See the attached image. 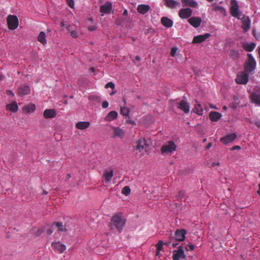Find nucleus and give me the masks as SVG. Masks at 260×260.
Wrapping results in <instances>:
<instances>
[{"instance_id": "nucleus-9", "label": "nucleus", "mask_w": 260, "mask_h": 260, "mask_svg": "<svg viewBox=\"0 0 260 260\" xmlns=\"http://www.w3.org/2000/svg\"><path fill=\"white\" fill-rule=\"evenodd\" d=\"M51 247L55 252L59 253H62L66 249L65 245L61 243L59 241L52 242Z\"/></svg>"}, {"instance_id": "nucleus-28", "label": "nucleus", "mask_w": 260, "mask_h": 260, "mask_svg": "<svg viewBox=\"0 0 260 260\" xmlns=\"http://www.w3.org/2000/svg\"><path fill=\"white\" fill-rule=\"evenodd\" d=\"M35 109L36 106L33 104L27 105L22 108L23 112L26 113H30L33 112Z\"/></svg>"}, {"instance_id": "nucleus-7", "label": "nucleus", "mask_w": 260, "mask_h": 260, "mask_svg": "<svg viewBox=\"0 0 260 260\" xmlns=\"http://www.w3.org/2000/svg\"><path fill=\"white\" fill-rule=\"evenodd\" d=\"M235 80L236 83L239 84H246L249 80L248 73L245 71L239 73Z\"/></svg>"}, {"instance_id": "nucleus-25", "label": "nucleus", "mask_w": 260, "mask_h": 260, "mask_svg": "<svg viewBox=\"0 0 260 260\" xmlns=\"http://www.w3.org/2000/svg\"><path fill=\"white\" fill-rule=\"evenodd\" d=\"M161 22L166 27H171L173 26V21L167 17H162L161 18Z\"/></svg>"}, {"instance_id": "nucleus-23", "label": "nucleus", "mask_w": 260, "mask_h": 260, "mask_svg": "<svg viewBox=\"0 0 260 260\" xmlns=\"http://www.w3.org/2000/svg\"><path fill=\"white\" fill-rule=\"evenodd\" d=\"M113 137H119V138H123L124 133L123 131L119 128V127H113Z\"/></svg>"}, {"instance_id": "nucleus-47", "label": "nucleus", "mask_w": 260, "mask_h": 260, "mask_svg": "<svg viewBox=\"0 0 260 260\" xmlns=\"http://www.w3.org/2000/svg\"><path fill=\"white\" fill-rule=\"evenodd\" d=\"M189 249L187 247L185 248L186 251H188L189 250H193L194 249V246L192 244H190L188 245Z\"/></svg>"}, {"instance_id": "nucleus-19", "label": "nucleus", "mask_w": 260, "mask_h": 260, "mask_svg": "<svg viewBox=\"0 0 260 260\" xmlns=\"http://www.w3.org/2000/svg\"><path fill=\"white\" fill-rule=\"evenodd\" d=\"M112 9V4L109 2H106L104 5L101 6L100 12L103 14L110 13Z\"/></svg>"}, {"instance_id": "nucleus-24", "label": "nucleus", "mask_w": 260, "mask_h": 260, "mask_svg": "<svg viewBox=\"0 0 260 260\" xmlns=\"http://www.w3.org/2000/svg\"><path fill=\"white\" fill-rule=\"evenodd\" d=\"M183 7L189 6L196 8L198 6V3L194 0H181Z\"/></svg>"}, {"instance_id": "nucleus-8", "label": "nucleus", "mask_w": 260, "mask_h": 260, "mask_svg": "<svg viewBox=\"0 0 260 260\" xmlns=\"http://www.w3.org/2000/svg\"><path fill=\"white\" fill-rule=\"evenodd\" d=\"M250 99L252 103L260 106V89H254L250 94Z\"/></svg>"}, {"instance_id": "nucleus-36", "label": "nucleus", "mask_w": 260, "mask_h": 260, "mask_svg": "<svg viewBox=\"0 0 260 260\" xmlns=\"http://www.w3.org/2000/svg\"><path fill=\"white\" fill-rule=\"evenodd\" d=\"M53 225H55V226L58 228V230L59 231L65 232L67 231L66 229L63 225L62 222H55Z\"/></svg>"}, {"instance_id": "nucleus-21", "label": "nucleus", "mask_w": 260, "mask_h": 260, "mask_svg": "<svg viewBox=\"0 0 260 260\" xmlns=\"http://www.w3.org/2000/svg\"><path fill=\"white\" fill-rule=\"evenodd\" d=\"M150 9V7L148 5L141 4L139 5L137 7V11L139 13L142 14H146Z\"/></svg>"}, {"instance_id": "nucleus-58", "label": "nucleus", "mask_w": 260, "mask_h": 260, "mask_svg": "<svg viewBox=\"0 0 260 260\" xmlns=\"http://www.w3.org/2000/svg\"><path fill=\"white\" fill-rule=\"evenodd\" d=\"M177 244H177V242H173V243L172 244V246H173V247H176V246H177Z\"/></svg>"}, {"instance_id": "nucleus-3", "label": "nucleus", "mask_w": 260, "mask_h": 260, "mask_svg": "<svg viewBox=\"0 0 260 260\" xmlns=\"http://www.w3.org/2000/svg\"><path fill=\"white\" fill-rule=\"evenodd\" d=\"M176 149L177 146L175 142L173 141H169L161 146L160 151L162 154H171L175 151Z\"/></svg>"}, {"instance_id": "nucleus-14", "label": "nucleus", "mask_w": 260, "mask_h": 260, "mask_svg": "<svg viewBox=\"0 0 260 260\" xmlns=\"http://www.w3.org/2000/svg\"><path fill=\"white\" fill-rule=\"evenodd\" d=\"M211 35L209 33H206L204 35H201L194 36L193 38L192 43L193 44L201 43L210 37Z\"/></svg>"}, {"instance_id": "nucleus-27", "label": "nucleus", "mask_w": 260, "mask_h": 260, "mask_svg": "<svg viewBox=\"0 0 260 260\" xmlns=\"http://www.w3.org/2000/svg\"><path fill=\"white\" fill-rule=\"evenodd\" d=\"M256 46V44L254 43H245L242 44L243 49L247 52L252 51Z\"/></svg>"}, {"instance_id": "nucleus-33", "label": "nucleus", "mask_w": 260, "mask_h": 260, "mask_svg": "<svg viewBox=\"0 0 260 260\" xmlns=\"http://www.w3.org/2000/svg\"><path fill=\"white\" fill-rule=\"evenodd\" d=\"M7 107L12 112H16L18 109L17 104L15 101H13L11 104H8Z\"/></svg>"}, {"instance_id": "nucleus-26", "label": "nucleus", "mask_w": 260, "mask_h": 260, "mask_svg": "<svg viewBox=\"0 0 260 260\" xmlns=\"http://www.w3.org/2000/svg\"><path fill=\"white\" fill-rule=\"evenodd\" d=\"M209 117L212 121H217L221 117V114L217 112L212 111L210 113Z\"/></svg>"}, {"instance_id": "nucleus-2", "label": "nucleus", "mask_w": 260, "mask_h": 260, "mask_svg": "<svg viewBox=\"0 0 260 260\" xmlns=\"http://www.w3.org/2000/svg\"><path fill=\"white\" fill-rule=\"evenodd\" d=\"M247 57L244 64V71L247 73H250L255 69L256 61L251 54H248Z\"/></svg>"}, {"instance_id": "nucleus-18", "label": "nucleus", "mask_w": 260, "mask_h": 260, "mask_svg": "<svg viewBox=\"0 0 260 260\" xmlns=\"http://www.w3.org/2000/svg\"><path fill=\"white\" fill-rule=\"evenodd\" d=\"M164 5L168 8L173 9L176 7H180V3L175 0H163Z\"/></svg>"}, {"instance_id": "nucleus-56", "label": "nucleus", "mask_w": 260, "mask_h": 260, "mask_svg": "<svg viewBox=\"0 0 260 260\" xmlns=\"http://www.w3.org/2000/svg\"><path fill=\"white\" fill-rule=\"evenodd\" d=\"M219 164H220L219 162H214L212 163V167H215L216 166H219Z\"/></svg>"}, {"instance_id": "nucleus-60", "label": "nucleus", "mask_w": 260, "mask_h": 260, "mask_svg": "<svg viewBox=\"0 0 260 260\" xmlns=\"http://www.w3.org/2000/svg\"><path fill=\"white\" fill-rule=\"evenodd\" d=\"M135 59L137 61H140L141 60V58L139 56H137L135 57Z\"/></svg>"}, {"instance_id": "nucleus-10", "label": "nucleus", "mask_w": 260, "mask_h": 260, "mask_svg": "<svg viewBox=\"0 0 260 260\" xmlns=\"http://www.w3.org/2000/svg\"><path fill=\"white\" fill-rule=\"evenodd\" d=\"M177 107L180 110L183 111L186 114H187L189 112V105L188 102L184 100H182L180 102L177 103Z\"/></svg>"}, {"instance_id": "nucleus-50", "label": "nucleus", "mask_w": 260, "mask_h": 260, "mask_svg": "<svg viewBox=\"0 0 260 260\" xmlns=\"http://www.w3.org/2000/svg\"><path fill=\"white\" fill-rule=\"evenodd\" d=\"M7 94L9 95H11L12 96H14V93L10 90H7Z\"/></svg>"}, {"instance_id": "nucleus-31", "label": "nucleus", "mask_w": 260, "mask_h": 260, "mask_svg": "<svg viewBox=\"0 0 260 260\" xmlns=\"http://www.w3.org/2000/svg\"><path fill=\"white\" fill-rule=\"evenodd\" d=\"M243 24L242 26V28L243 29V32H245L248 30L250 29V22L248 17H247L246 19H245L243 20Z\"/></svg>"}, {"instance_id": "nucleus-32", "label": "nucleus", "mask_w": 260, "mask_h": 260, "mask_svg": "<svg viewBox=\"0 0 260 260\" xmlns=\"http://www.w3.org/2000/svg\"><path fill=\"white\" fill-rule=\"evenodd\" d=\"M38 41L42 45H45L47 44L46 34L44 31H41L38 36Z\"/></svg>"}, {"instance_id": "nucleus-4", "label": "nucleus", "mask_w": 260, "mask_h": 260, "mask_svg": "<svg viewBox=\"0 0 260 260\" xmlns=\"http://www.w3.org/2000/svg\"><path fill=\"white\" fill-rule=\"evenodd\" d=\"M186 258L183 246H179L177 249L173 251L172 258L173 260H183Z\"/></svg>"}, {"instance_id": "nucleus-22", "label": "nucleus", "mask_w": 260, "mask_h": 260, "mask_svg": "<svg viewBox=\"0 0 260 260\" xmlns=\"http://www.w3.org/2000/svg\"><path fill=\"white\" fill-rule=\"evenodd\" d=\"M90 124L89 121H80L76 123V127L79 129L83 130L89 127Z\"/></svg>"}, {"instance_id": "nucleus-51", "label": "nucleus", "mask_w": 260, "mask_h": 260, "mask_svg": "<svg viewBox=\"0 0 260 260\" xmlns=\"http://www.w3.org/2000/svg\"><path fill=\"white\" fill-rule=\"evenodd\" d=\"M254 124L258 128H260V121H255Z\"/></svg>"}, {"instance_id": "nucleus-35", "label": "nucleus", "mask_w": 260, "mask_h": 260, "mask_svg": "<svg viewBox=\"0 0 260 260\" xmlns=\"http://www.w3.org/2000/svg\"><path fill=\"white\" fill-rule=\"evenodd\" d=\"M129 108L126 107H121L120 108V113L125 116V119L129 118Z\"/></svg>"}, {"instance_id": "nucleus-38", "label": "nucleus", "mask_w": 260, "mask_h": 260, "mask_svg": "<svg viewBox=\"0 0 260 260\" xmlns=\"http://www.w3.org/2000/svg\"><path fill=\"white\" fill-rule=\"evenodd\" d=\"M163 245L164 242L161 240L159 241L156 245V249L158 250H161Z\"/></svg>"}, {"instance_id": "nucleus-62", "label": "nucleus", "mask_w": 260, "mask_h": 260, "mask_svg": "<svg viewBox=\"0 0 260 260\" xmlns=\"http://www.w3.org/2000/svg\"><path fill=\"white\" fill-rule=\"evenodd\" d=\"M60 26L61 27H64L65 26V24H64V23L63 21H61V23H60Z\"/></svg>"}, {"instance_id": "nucleus-45", "label": "nucleus", "mask_w": 260, "mask_h": 260, "mask_svg": "<svg viewBox=\"0 0 260 260\" xmlns=\"http://www.w3.org/2000/svg\"><path fill=\"white\" fill-rule=\"evenodd\" d=\"M102 106L103 108H106L109 106V103L107 101H104L102 103Z\"/></svg>"}, {"instance_id": "nucleus-40", "label": "nucleus", "mask_w": 260, "mask_h": 260, "mask_svg": "<svg viewBox=\"0 0 260 260\" xmlns=\"http://www.w3.org/2000/svg\"><path fill=\"white\" fill-rule=\"evenodd\" d=\"M71 36L73 38H77L78 37V32L76 30H73L70 31Z\"/></svg>"}, {"instance_id": "nucleus-16", "label": "nucleus", "mask_w": 260, "mask_h": 260, "mask_svg": "<svg viewBox=\"0 0 260 260\" xmlns=\"http://www.w3.org/2000/svg\"><path fill=\"white\" fill-rule=\"evenodd\" d=\"M188 23L195 28L199 27L202 22V19L199 17H192L188 20Z\"/></svg>"}, {"instance_id": "nucleus-15", "label": "nucleus", "mask_w": 260, "mask_h": 260, "mask_svg": "<svg viewBox=\"0 0 260 260\" xmlns=\"http://www.w3.org/2000/svg\"><path fill=\"white\" fill-rule=\"evenodd\" d=\"M136 149L139 152H142L148 147L146 140L145 139H139L136 142Z\"/></svg>"}, {"instance_id": "nucleus-52", "label": "nucleus", "mask_w": 260, "mask_h": 260, "mask_svg": "<svg viewBox=\"0 0 260 260\" xmlns=\"http://www.w3.org/2000/svg\"><path fill=\"white\" fill-rule=\"evenodd\" d=\"M212 146V144L211 143H209L208 144V145L206 146V149H209V148H210Z\"/></svg>"}, {"instance_id": "nucleus-61", "label": "nucleus", "mask_w": 260, "mask_h": 260, "mask_svg": "<svg viewBox=\"0 0 260 260\" xmlns=\"http://www.w3.org/2000/svg\"><path fill=\"white\" fill-rule=\"evenodd\" d=\"M123 15L124 16H126L127 15V11L126 10H124V11L123 13Z\"/></svg>"}, {"instance_id": "nucleus-63", "label": "nucleus", "mask_w": 260, "mask_h": 260, "mask_svg": "<svg viewBox=\"0 0 260 260\" xmlns=\"http://www.w3.org/2000/svg\"><path fill=\"white\" fill-rule=\"evenodd\" d=\"M160 250H158L156 249V255H158L160 254Z\"/></svg>"}, {"instance_id": "nucleus-53", "label": "nucleus", "mask_w": 260, "mask_h": 260, "mask_svg": "<svg viewBox=\"0 0 260 260\" xmlns=\"http://www.w3.org/2000/svg\"><path fill=\"white\" fill-rule=\"evenodd\" d=\"M170 241H171V239H170ZM171 244V241H168L165 243H164V245H166L167 246H169Z\"/></svg>"}, {"instance_id": "nucleus-49", "label": "nucleus", "mask_w": 260, "mask_h": 260, "mask_svg": "<svg viewBox=\"0 0 260 260\" xmlns=\"http://www.w3.org/2000/svg\"><path fill=\"white\" fill-rule=\"evenodd\" d=\"M241 149V147L240 146H234L231 148V150L234 151L235 150H240Z\"/></svg>"}, {"instance_id": "nucleus-11", "label": "nucleus", "mask_w": 260, "mask_h": 260, "mask_svg": "<svg viewBox=\"0 0 260 260\" xmlns=\"http://www.w3.org/2000/svg\"><path fill=\"white\" fill-rule=\"evenodd\" d=\"M236 133L229 134L220 138V141L223 144L226 145L234 141L237 138Z\"/></svg>"}, {"instance_id": "nucleus-39", "label": "nucleus", "mask_w": 260, "mask_h": 260, "mask_svg": "<svg viewBox=\"0 0 260 260\" xmlns=\"http://www.w3.org/2000/svg\"><path fill=\"white\" fill-rule=\"evenodd\" d=\"M106 88H111L112 89H114L115 88V85L112 82H109L108 83H107L105 85Z\"/></svg>"}, {"instance_id": "nucleus-5", "label": "nucleus", "mask_w": 260, "mask_h": 260, "mask_svg": "<svg viewBox=\"0 0 260 260\" xmlns=\"http://www.w3.org/2000/svg\"><path fill=\"white\" fill-rule=\"evenodd\" d=\"M8 28L11 30L16 29L19 25L18 19L15 15H9L7 18Z\"/></svg>"}, {"instance_id": "nucleus-37", "label": "nucleus", "mask_w": 260, "mask_h": 260, "mask_svg": "<svg viewBox=\"0 0 260 260\" xmlns=\"http://www.w3.org/2000/svg\"><path fill=\"white\" fill-rule=\"evenodd\" d=\"M130 192H131V189H130L129 187L128 186H124L121 190V193L126 196H127L128 195H129Z\"/></svg>"}, {"instance_id": "nucleus-13", "label": "nucleus", "mask_w": 260, "mask_h": 260, "mask_svg": "<svg viewBox=\"0 0 260 260\" xmlns=\"http://www.w3.org/2000/svg\"><path fill=\"white\" fill-rule=\"evenodd\" d=\"M30 93V88L26 85L20 86L17 89V93L20 96L28 95Z\"/></svg>"}, {"instance_id": "nucleus-46", "label": "nucleus", "mask_w": 260, "mask_h": 260, "mask_svg": "<svg viewBox=\"0 0 260 260\" xmlns=\"http://www.w3.org/2000/svg\"><path fill=\"white\" fill-rule=\"evenodd\" d=\"M126 123H129L132 125H136L135 121L133 120L129 119V118L126 119Z\"/></svg>"}, {"instance_id": "nucleus-54", "label": "nucleus", "mask_w": 260, "mask_h": 260, "mask_svg": "<svg viewBox=\"0 0 260 260\" xmlns=\"http://www.w3.org/2000/svg\"><path fill=\"white\" fill-rule=\"evenodd\" d=\"M52 232H53L52 230L50 229H48L46 232V233L48 235H51L52 233Z\"/></svg>"}, {"instance_id": "nucleus-44", "label": "nucleus", "mask_w": 260, "mask_h": 260, "mask_svg": "<svg viewBox=\"0 0 260 260\" xmlns=\"http://www.w3.org/2000/svg\"><path fill=\"white\" fill-rule=\"evenodd\" d=\"M88 30L90 31H93L96 29V27L95 25L89 26L88 27Z\"/></svg>"}, {"instance_id": "nucleus-34", "label": "nucleus", "mask_w": 260, "mask_h": 260, "mask_svg": "<svg viewBox=\"0 0 260 260\" xmlns=\"http://www.w3.org/2000/svg\"><path fill=\"white\" fill-rule=\"evenodd\" d=\"M193 111L199 115H202L203 109L202 105L200 103L196 104L193 109Z\"/></svg>"}, {"instance_id": "nucleus-6", "label": "nucleus", "mask_w": 260, "mask_h": 260, "mask_svg": "<svg viewBox=\"0 0 260 260\" xmlns=\"http://www.w3.org/2000/svg\"><path fill=\"white\" fill-rule=\"evenodd\" d=\"M231 6L230 9V12L231 15L234 17L240 19L239 14L240 12L239 11V8L237 0H231Z\"/></svg>"}, {"instance_id": "nucleus-20", "label": "nucleus", "mask_w": 260, "mask_h": 260, "mask_svg": "<svg viewBox=\"0 0 260 260\" xmlns=\"http://www.w3.org/2000/svg\"><path fill=\"white\" fill-rule=\"evenodd\" d=\"M56 115V112L54 109H46L43 113L45 118H53Z\"/></svg>"}, {"instance_id": "nucleus-30", "label": "nucleus", "mask_w": 260, "mask_h": 260, "mask_svg": "<svg viewBox=\"0 0 260 260\" xmlns=\"http://www.w3.org/2000/svg\"><path fill=\"white\" fill-rule=\"evenodd\" d=\"M113 176V171L112 170H105L103 177L104 178L105 181L109 182L111 181L112 177Z\"/></svg>"}, {"instance_id": "nucleus-17", "label": "nucleus", "mask_w": 260, "mask_h": 260, "mask_svg": "<svg viewBox=\"0 0 260 260\" xmlns=\"http://www.w3.org/2000/svg\"><path fill=\"white\" fill-rule=\"evenodd\" d=\"M186 232L185 230H177L175 233V238L176 241H183L185 238Z\"/></svg>"}, {"instance_id": "nucleus-29", "label": "nucleus", "mask_w": 260, "mask_h": 260, "mask_svg": "<svg viewBox=\"0 0 260 260\" xmlns=\"http://www.w3.org/2000/svg\"><path fill=\"white\" fill-rule=\"evenodd\" d=\"M118 114L115 111L110 112L105 117V120L107 121H112L117 117Z\"/></svg>"}, {"instance_id": "nucleus-57", "label": "nucleus", "mask_w": 260, "mask_h": 260, "mask_svg": "<svg viewBox=\"0 0 260 260\" xmlns=\"http://www.w3.org/2000/svg\"><path fill=\"white\" fill-rule=\"evenodd\" d=\"M71 175L70 174H68L67 175H66V179L67 180H68L70 178H71Z\"/></svg>"}, {"instance_id": "nucleus-42", "label": "nucleus", "mask_w": 260, "mask_h": 260, "mask_svg": "<svg viewBox=\"0 0 260 260\" xmlns=\"http://www.w3.org/2000/svg\"><path fill=\"white\" fill-rule=\"evenodd\" d=\"M44 232L43 229H38L35 233V237H38L41 235V234Z\"/></svg>"}, {"instance_id": "nucleus-12", "label": "nucleus", "mask_w": 260, "mask_h": 260, "mask_svg": "<svg viewBox=\"0 0 260 260\" xmlns=\"http://www.w3.org/2000/svg\"><path fill=\"white\" fill-rule=\"evenodd\" d=\"M192 13V10L189 8H183L179 10L178 15L181 19H186L190 17Z\"/></svg>"}, {"instance_id": "nucleus-64", "label": "nucleus", "mask_w": 260, "mask_h": 260, "mask_svg": "<svg viewBox=\"0 0 260 260\" xmlns=\"http://www.w3.org/2000/svg\"><path fill=\"white\" fill-rule=\"evenodd\" d=\"M43 193L44 194H47L48 193V192L46 191V190H43Z\"/></svg>"}, {"instance_id": "nucleus-41", "label": "nucleus", "mask_w": 260, "mask_h": 260, "mask_svg": "<svg viewBox=\"0 0 260 260\" xmlns=\"http://www.w3.org/2000/svg\"><path fill=\"white\" fill-rule=\"evenodd\" d=\"M67 3L69 6L71 8H74V0H66Z\"/></svg>"}, {"instance_id": "nucleus-43", "label": "nucleus", "mask_w": 260, "mask_h": 260, "mask_svg": "<svg viewBox=\"0 0 260 260\" xmlns=\"http://www.w3.org/2000/svg\"><path fill=\"white\" fill-rule=\"evenodd\" d=\"M177 48H171V55L172 56H175V55H176V51H177Z\"/></svg>"}, {"instance_id": "nucleus-1", "label": "nucleus", "mask_w": 260, "mask_h": 260, "mask_svg": "<svg viewBox=\"0 0 260 260\" xmlns=\"http://www.w3.org/2000/svg\"><path fill=\"white\" fill-rule=\"evenodd\" d=\"M125 222L126 220L123 214L121 212H119L112 216L109 223V227L114 232H117L119 234L122 231Z\"/></svg>"}, {"instance_id": "nucleus-55", "label": "nucleus", "mask_w": 260, "mask_h": 260, "mask_svg": "<svg viewBox=\"0 0 260 260\" xmlns=\"http://www.w3.org/2000/svg\"><path fill=\"white\" fill-rule=\"evenodd\" d=\"M71 25H67V26H66V29H67V30L69 32H70V31H72V30H71Z\"/></svg>"}, {"instance_id": "nucleus-59", "label": "nucleus", "mask_w": 260, "mask_h": 260, "mask_svg": "<svg viewBox=\"0 0 260 260\" xmlns=\"http://www.w3.org/2000/svg\"><path fill=\"white\" fill-rule=\"evenodd\" d=\"M258 187H259V189L257 191V193L260 196V183L258 184Z\"/></svg>"}, {"instance_id": "nucleus-48", "label": "nucleus", "mask_w": 260, "mask_h": 260, "mask_svg": "<svg viewBox=\"0 0 260 260\" xmlns=\"http://www.w3.org/2000/svg\"><path fill=\"white\" fill-rule=\"evenodd\" d=\"M184 196V191H180L178 193V197L180 199L182 198Z\"/></svg>"}]
</instances>
